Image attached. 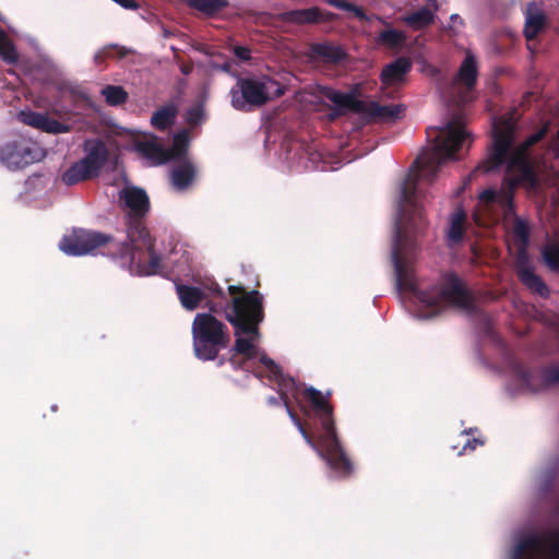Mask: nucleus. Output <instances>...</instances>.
Segmentation results:
<instances>
[{
	"mask_svg": "<svg viewBox=\"0 0 559 559\" xmlns=\"http://www.w3.org/2000/svg\"><path fill=\"white\" fill-rule=\"evenodd\" d=\"M511 559H559V530L523 534L516 538Z\"/></svg>",
	"mask_w": 559,
	"mask_h": 559,
	"instance_id": "0eeeda50",
	"label": "nucleus"
},
{
	"mask_svg": "<svg viewBox=\"0 0 559 559\" xmlns=\"http://www.w3.org/2000/svg\"><path fill=\"white\" fill-rule=\"evenodd\" d=\"M328 3L337 9L352 12L359 20H367V16L360 8H357L345 0H328Z\"/></svg>",
	"mask_w": 559,
	"mask_h": 559,
	"instance_id": "c9c22d12",
	"label": "nucleus"
},
{
	"mask_svg": "<svg viewBox=\"0 0 559 559\" xmlns=\"http://www.w3.org/2000/svg\"><path fill=\"white\" fill-rule=\"evenodd\" d=\"M44 150L29 139L19 136L0 148V162L10 170L27 167L44 158Z\"/></svg>",
	"mask_w": 559,
	"mask_h": 559,
	"instance_id": "6e6552de",
	"label": "nucleus"
},
{
	"mask_svg": "<svg viewBox=\"0 0 559 559\" xmlns=\"http://www.w3.org/2000/svg\"><path fill=\"white\" fill-rule=\"evenodd\" d=\"M51 409H52L53 412H55V411H57V405H53V406L51 407Z\"/></svg>",
	"mask_w": 559,
	"mask_h": 559,
	"instance_id": "de8ad7c7",
	"label": "nucleus"
},
{
	"mask_svg": "<svg viewBox=\"0 0 559 559\" xmlns=\"http://www.w3.org/2000/svg\"><path fill=\"white\" fill-rule=\"evenodd\" d=\"M466 215L462 210H456L450 218V227L448 230V240L451 243H457L464 235V224Z\"/></svg>",
	"mask_w": 559,
	"mask_h": 559,
	"instance_id": "cd10ccee",
	"label": "nucleus"
},
{
	"mask_svg": "<svg viewBox=\"0 0 559 559\" xmlns=\"http://www.w3.org/2000/svg\"><path fill=\"white\" fill-rule=\"evenodd\" d=\"M513 236L518 242V255L526 254L525 248L528 240V228L525 222L515 218L513 223Z\"/></svg>",
	"mask_w": 559,
	"mask_h": 559,
	"instance_id": "2f4dec72",
	"label": "nucleus"
},
{
	"mask_svg": "<svg viewBox=\"0 0 559 559\" xmlns=\"http://www.w3.org/2000/svg\"><path fill=\"white\" fill-rule=\"evenodd\" d=\"M86 155L81 160L98 177L102 168L108 160L109 152L102 140L86 141L84 144Z\"/></svg>",
	"mask_w": 559,
	"mask_h": 559,
	"instance_id": "ddd939ff",
	"label": "nucleus"
},
{
	"mask_svg": "<svg viewBox=\"0 0 559 559\" xmlns=\"http://www.w3.org/2000/svg\"><path fill=\"white\" fill-rule=\"evenodd\" d=\"M332 13L321 11L317 7L294 10L282 13V22L294 23V24H310L322 21H330L333 19Z\"/></svg>",
	"mask_w": 559,
	"mask_h": 559,
	"instance_id": "dca6fc26",
	"label": "nucleus"
},
{
	"mask_svg": "<svg viewBox=\"0 0 559 559\" xmlns=\"http://www.w3.org/2000/svg\"><path fill=\"white\" fill-rule=\"evenodd\" d=\"M432 1H433V4L436 5V1L435 0H432Z\"/></svg>",
	"mask_w": 559,
	"mask_h": 559,
	"instance_id": "09e8293b",
	"label": "nucleus"
},
{
	"mask_svg": "<svg viewBox=\"0 0 559 559\" xmlns=\"http://www.w3.org/2000/svg\"><path fill=\"white\" fill-rule=\"evenodd\" d=\"M462 27H463V20L461 19V16L457 14H452L450 16L449 31L452 32L453 34H457L461 32Z\"/></svg>",
	"mask_w": 559,
	"mask_h": 559,
	"instance_id": "4c0bfd02",
	"label": "nucleus"
},
{
	"mask_svg": "<svg viewBox=\"0 0 559 559\" xmlns=\"http://www.w3.org/2000/svg\"><path fill=\"white\" fill-rule=\"evenodd\" d=\"M186 122L194 128L203 123L205 120V110L202 104H195L189 107L185 114Z\"/></svg>",
	"mask_w": 559,
	"mask_h": 559,
	"instance_id": "72a5a7b5",
	"label": "nucleus"
},
{
	"mask_svg": "<svg viewBox=\"0 0 559 559\" xmlns=\"http://www.w3.org/2000/svg\"><path fill=\"white\" fill-rule=\"evenodd\" d=\"M194 177L195 168L189 160L183 162L171 170L173 185L179 190L188 188L192 183Z\"/></svg>",
	"mask_w": 559,
	"mask_h": 559,
	"instance_id": "393cba45",
	"label": "nucleus"
},
{
	"mask_svg": "<svg viewBox=\"0 0 559 559\" xmlns=\"http://www.w3.org/2000/svg\"><path fill=\"white\" fill-rule=\"evenodd\" d=\"M545 23L544 13L535 3H530L526 10L524 34L527 39H533L543 28Z\"/></svg>",
	"mask_w": 559,
	"mask_h": 559,
	"instance_id": "b1692460",
	"label": "nucleus"
},
{
	"mask_svg": "<svg viewBox=\"0 0 559 559\" xmlns=\"http://www.w3.org/2000/svg\"><path fill=\"white\" fill-rule=\"evenodd\" d=\"M267 403L270 405H276L277 404V400H276L275 396H270V397H267Z\"/></svg>",
	"mask_w": 559,
	"mask_h": 559,
	"instance_id": "c03bdc74",
	"label": "nucleus"
},
{
	"mask_svg": "<svg viewBox=\"0 0 559 559\" xmlns=\"http://www.w3.org/2000/svg\"><path fill=\"white\" fill-rule=\"evenodd\" d=\"M516 271L521 281L533 292L538 293L542 296L547 294V287L542 280L535 274L532 264L528 261L526 254H520L516 257Z\"/></svg>",
	"mask_w": 559,
	"mask_h": 559,
	"instance_id": "2eb2a0df",
	"label": "nucleus"
},
{
	"mask_svg": "<svg viewBox=\"0 0 559 559\" xmlns=\"http://www.w3.org/2000/svg\"><path fill=\"white\" fill-rule=\"evenodd\" d=\"M96 178L93 171L80 159L73 163L67 170L61 175V181L68 186H74L83 181H87Z\"/></svg>",
	"mask_w": 559,
	"mask_h": 559,
	"instance_id": "aec40b11",
	"label": "nucleus"
},
{
	"mask_svg": "<svg viewBox=\"0 0 559 559\" xmlns=\"http://www.w3.org/2000/svg\"><path fill=\"white\" fill-rule=\"evenodd\" d=\"M17 118L22 123L39 129L47 133L59 134L70 130L67 124L56 119L49 118L45 114L36 112L33 110H21L17 114Z\"/></svg>",
	"mask_w": 559,
	"mask_h": 559,
	"instance_id": "9b49d317",
	"label": "nucleus"
},
{
	"mask_svg": "<svg viewBox=\"0 0 559 559\" xmlns=\"http://www.w3.org/2000/svg\"><path fill=\"white\" fill-rule=\"evenodd\" d=\"M191 71V68L190 67H187V66H183L181 67V72L185 73V74H189Z\"/></svg>",
	"mask_w": 559,
	"mask_h": 559,
	"instance_id": "a18cd8bd",
	"label": "nucleus"
},
{
	"mask_svg": "<svg viewBox=\"0 0 559 559\" xmlns=\"http://www.w3.org/2000/svg\"><path fill=\"white\" fill-rule=\"evenodd\" d=\"M178 116V107L175 104H167L156 109L151 117V126L160 132L170 129Z\"/></svg>",
	"mask_w": 559,
	"mask_h": 559,
	"instance_id": "a211bd4d",
	"label": "nucleus"
},
{
	"mask_svg": "<svg viewBox=\"0 0 559 559\" xmlns=\"http://www.w3.org/2000/svg\"><path fill=\"white\" fill-rule=\"evenodd\" d=\"M483 444L478 439L467 440L463 447V451L474 450L477 445Z\"/></svg>",
	"mask_w": 559,
	"mask_h": 559,
	"instance_id": "37998d69",
	"label": "nucleus"
},
{
	"mask_svg": "<svg viewBox=\"0 0 559 559\" xmlns=\"http://www.w3.org/2000/svg\"><path fill=\"white\" fill-rule=\"evenodd\" d=\"M236 84L231 87L230 104L239 111L248 112L260 108L272 99L271 80L266 75H236Z\"/></svg>",
	"mask_w": 559,
	"mask_h": 559,
	"instance_id": "423d86ee",
	"label": "nucleus"
},
{
	"mask_svg": "<svg viewBox=\"0 0 559 559\" xmlns=\"http://www.w3.org/2000/svg\"><path fill=\"white\" fill-rule=\"evenodd\" d=\"M116 3L120 4L122 8L128 10H136L139 8V3L135 0H114Z\"/></svg>",
	"mask_w": 559,
	"mask_h": 559,
	"instance_id": "a19ab883",
	"label": "nucleus"
},
{
	"mask_svg": "<svg viewBox=\"0 0 559 559\" xmlns=\"http://www.w3.org/2000/svg\"><path fill=\"white\" fill-rule=\"evenodd\" d=\"M298 97L306 105H319L329 99L340 109H355L358 106L354 93H342L319 84L307 87Z\"/></svg>",
	"mask_w": 559,
	"mask_h": 559,
	"instance_id": "9d476101",
	"label": "nucleus"
},
{
	"mask_svg": "<svg viewBox=\"0 0 559 559\" xmlns=\"http://www.w3.org/2000/svg\"><path fill=\"white\" fill-rule=\"evenodd\" d=\"M478 67L475 56L467 51L451 85V96L460 104L474 99Z\"/></svg>",
	"mask_w": 559,
	"mask_h": 559,
	"instance_id": "1a4fd4ad",
	"label": "nucleus"
},
{
	"mask_svg": "<svg viewBox=\"0 0 559 559\" xmlns=\"http://www.w3.org/2000/svg\"><path fill=\"white\" fill-rule=\"evenodd\" d=\"M213 68H214V69H218V70H221L222 72H225V73H228V74H233V75H234V72H233V64H231V61H229V60H226V61H225V62H223L222 64L213 63Z\"/></svg>",
	"mask_w": 559,
	"mask_h": 559,
	"instance_id": "ea45409f",
	"label": "nucleus"
},
{
	"mask_svg": "<svg viewBox=\"0 0 559 559\" xmlns=\"http://www.w3.org/2000/svg\"><path fill=\"white\" fill-rule=\"evenodd\" d=\"M189 146V132L181 130L175 134L173 145L167 151L169 152V159L182 157Z\"/></svg>",
	"mask_w": 559,
	"mask_h": 559,
	"instance_id": "7c9ffc66",
	"label": "nucleus"
},
{
	"mask_svg": "<svg viewBox=\"0 0 559 559\" xmlns=\"http://www.w3.org/2000/svg\"><path fill=\"white\" fill-rule=\"evenodd\" d=\"M433 17L435 11L427 7H424L412 14L403 16L401 20L411 28L420 29L429 25L433 21Z\"/></svg>",
	"mask_w": 559,
	"mask_h": 559,
	"instance_id": "bb28decb",
	"label": "nucleus"
},
{
	"mask_svg": "<svg viewBox=\"0 0 559 559\" xmlns=\"http://www.w3.org/2000/svg\"><path fill=\"white\" fill-rule=\"evenodd\" d=\"M404 110L405 106L402 104L380 105L372 102L368 107L370 116L382 121H395L401 118Z\"/></svg>",
	"mask_w": 559,
	"mask_h": 559,
	"instance_id": "4be33fe9",
	"label": "nucleus"
},
{
	"mask_svg": "<svg viewBox=\"0 0 559 559\" xmlns=\"http://www.w3.org/2000/svg\"><path fill=\"white\" fill-rule=\"evenodd\" d=\"M190 9L201 12L207 17H213L229 4L228 0H187Z\"/></svg>",
	"mask_w": 559,
	"mask_h": 559,
	"instance_id": "a878e982",
	"label": "nucleus"
},
{
	"mask_svg": "<svg viewBox=\"0 0 559 559\" xmlns=\"http://www.w3.org/2000/svg\"><path fill=\"white\" fill-rule=\"evenodd\" d=\"M282 400L305 441L338 476L348 475L353 465L337 438L328 396L313 388H299L282 374Z\"/></svg>",
	"mask_w": 559,
	"mask_h": 559,
	"instance_id": "20e7f679",
	"label": "nucleus"
},
{
	"mask_svg": "<svg viewBox=\"0 0 559 559\" xmlns=\"http://www.w3.org/2000/svg\"><path fill=\"white\" fill-rule=\"evenodd\" d=\"M493 147L486 162L478 170L488 173L498 167L506 168L504 186L499 189H487L479 195L480 206L484 211H500L504 219L513 213L512 190L516 186L533 189L536 177L528 163L526 150L539 141L546 133V128L531 135L524 143L514 146L515 126L511 119L493 122Z\"/></svg>",
	"mask_w": 559,
	"mask_h": 559,
	"instance_id": "39448f33",
	"label": "nucleus"
},
{
	"mask_svg": "<svg viewBox=\"0 0 559 559\" xmlns=\"http://www.w3.org/2000/svg\"><path fill=\"white\" fill-rule=\"evenodd\" d=\"M176 293L181 306L189 311L195 310L205 298V294L200 287L180 283L176 284Z\"/></svg>",
	"mask_w": 559,
	"mask_h": 559,
	"instance_id": "f3484780",
	"label": "nucleus"
},
{
	"mask_svg": "<svg viewBox=\"0 0 559 559\" xmlns=\"http://www.w3.org/2000/svg\"><path fill=\"white\" fill-rule=\"evenodd\" d=\"M515 378L519 382L520 390L536 391L539 388V381L545 384L559 381V367H552L543 372H531L521 369L516 371Z\"/></svg>",
	"mask_w": 559,
	"mask_h": 559,
	"instance_id": "f8f14e48",
	"label": "nucleus"
},
{
	"mask_svg": "<svg viewBox=\"0 0 559 559\" xmlns=\"http://www.w3.org/2000/svg\"><path fill=\"white\" fill-rule=\"evenodd\" d=\"M264 132V147L265 151L271 154L274 151V155H277L276 144L280 140V131L277 128V108L273 110V112L267 116L262 126Z\"/></svg>",
	"mask_w": 559,
	"mask_h": 559,
	"instance_id": "412c9836",
	"label": "nucleus"
},
{
	"mask_svg": "<svg viewBox=\"0 0 559 559\" xmlns=\"http://www.w3.org/2000/svg\"><path fill=\"white\" fill-rule=\"evenodd\" d=\"M128 212L124 215L127 239L117 241L111 235L76 228L63 236L59 247L70 255L102 254L111 258L131 274H158L160 255L155 251V239L150 235L145 219L151 204L147 193L139 187H126L119 192Z\"/></svg>",
	"mask_w": 559,
	"mask_h": 559,
	"instance_id": "7ed1b4c3",
	"label": "nucleus"
},
{
	"mask_svg": "<svg viewBox=\"0 0 559 559\" xmlns=\"http://www.w3.org/2000/svg\"><path fill=\"white\" fill-rule=\"evenodd\" d=\"M546 264L552 270H559V243L547 245L543 250Z\"/></svg>",
	"mask_w": 559,
	"mask_h": 559,
	"instance_id": "f704fd0d",
	"label": "nucleus"
},
{
	"mask_svg": "<svg viewBox=\"0 0 559 559\" xmlns=\"http://www.w3.org/2000/svg\"><path fill=\"white\" fill-rule=\"evenodd\" d=\"M228 293L230 301H210L206 306L211 312L197 313L194 317L191 328L194 356L202 361L218 359V366L225 364V358H219V352L230 344L229 329L213 314L223 311L236 336L230 365L236 370L252 372L280 392V367L257 345L259 325L264 319L262 295L255 289L248 292L241 285H229Z\"/></svg>",
	"mask_w": 559,
	"mask_h": 559,
	"instance_id": "f03ea898",
	"label": "nucleus"
},
{
	"mask_svg": "<svg viewBox=\"0 0 559 559\" xmlns=\"http://www.w3.org/2000/svg\"><path fill=\"white\" fill-rule=\"evenodd\" d=\"M136 148L144 157L151 159L156 165L169 160V152L156 142V138L153 141L139 142Z\"/></svg>",
	"mask_w": 559,
	"mask_h": 559,
	"instance_id": "5701e85b",
	"label": "nucleus"
},
{
	"mask_svg": "<svg viewBox=\"0 0 559 559\" xmlns=\"http://www.w3.org/2000/svg\"><path fill=\"white\" fill-rule=\"evenodd\" d=\"M233 52L242 62L251 59V49L249 47L236 45L233 47Z\"/></svg>",
	"mask_w": 559,
	"mask_h": 559,
	"instance_id": "e433bc0d",
	"label": "nucleus"
},
{
	"mask_svg": "<svg viewBox=\"0 0 559 559\" xmlns=\"http://www.w3.org/2000/svg\"><path fill=\"white\" fill-rule=\"evenodd\" d=\"M115 49L118 52L119 58H123L129 53V50L124 47L118 45H110L105 48L106 56H110L109 50Z\"/></svg>",
	"mask_w": 559,
	"mask_h": 559,
	"instance_id": "58836bf2",
	"label": "nucleus"
},
{
	"mask_svg": "<svg viewBox=\"0 0 559 559\" xmlns=\"http://www.w3.org/2000/svg\"><path fill=\"white\" fill-rule=\"evenodd\" d=\"M274 94H275L276 96H280V87H277V88H276V91L274 92Z\"/></svg>",
	"mask_w": 559,
	"mask_h": 559,
	"instance_id": "49530a36",
	"label": "nucleus"
},
{
	"mask_svg": "<svg viewBox=\"0 0 559 559\" xmlns=\"http://www.w3.org/2000/svg\"><path fill=\"white\" fill-rule=\"evenodd\" d=\"M0 57L5 62H9V63H14L17 60V55H16L15 48L1 26H0Z\"/></svg>",
	"mask_w": 559,
	"mask_h": 559,
	"instance_id": "473e14b6",
	"label": "nucleus"
},
{
	"mask_svg": "<svg viewBox=\"0 0 559 559\" xmlns=\"http://www.w3.org/2000/svg\"><path fill=\"white\" fill-rule=\"evenodd\" d=\"M377 20L386 26V28L378 35L377 43L392 50L401 49L407 40L406 33L390 27L388 23L381 17H377Z\"/></svg>",
	"mask_w": 559,
	"mask_h": 559,
	"instance_id": "6ab92c4d",
	"label": "nucleus"
},
{
	"mask_svg": "<svg viewBox=\"0 0 559 559\" xmlns=\"http://www.w3.org/2000/svg\"><path fill=\"white\" fill-rule=\"evenodd\" d=\"M209 290L214 297L226 299L225 293L223 288L218 284H214L213 286L209 287Z\"/></svg>",
	"mask_w": 559,
	"mask_h": 559,
	"instance_id": "79ce46f5",
	"label": "nucleus"
},
{
	"mask_svg": "<svg viewBox=\"0 0 559 559\" xmlns=\"http://www.w3.org/2000/svg\"><path fill=\"white\" fill-rule=\"evenodd\" d=\"M428 135L432 139V147L416 159L399 190L392 245L396 289L417 307L415 316L421 319L432 318L450 306L468 309L472 302L469 294L453 274L447 275L439 286L430 290L417 288L414 271L415 236L425 222L420 186L430 182L441 165L456 159V152L469 136L460 117L430 128Z\"/></svg>",
	"mask_w": 559,
	"mask_h": 559,
	"instance_id": "f257e3e1",
	"label": "nucleus"
},
{
	"mask_svg": "<svg viewBox=\"0 0 559 559\" xmlns=\"http://www.w3.org/2000/svg\"><path fill=\"white\" fill-rule=\"evenodd\" d=\"M411 67V61L406 58H399L389 63L381 72L382 93H386L389 88L401 84Z\"/></svg>",
	"mask_w": 559,
	"mask_h": 559,
	"instance_id": "4468645a",
	"label": "nucleus"
},
{
	"mask_svg": "<svg viewBox=\"0 0 559 559\" xmlns=\"http://www.w3.org/2000/svg\"><path fill=\"white\" fill-rule=\"evenodd\" d=\"M102 95L105 97L109 106H119L128 100V93L122 86L106 85L102 90Z\"/></svg>",
	"mask_w": 559,
	"mask_h": 559,
	"instance_id": "c756f323",
	"label": "nucleus"
},
{
	"mask_svg": "<svg viewBox=\"0 0 559 559\" xmlns=\"http://www.w3.org/2000/svg\"><path fill=\"white\" fill-rule=\"evenodd\" d=\"M312 55L325 62H336L344 57V51L338 46L331 44H317L312 47Z\"/></svg>",
	"mask_w": 559,
	"mask_h": 559,
	"instance_id": "c85d7f7f",
	"label": "nucleus"
}]
</instances>
